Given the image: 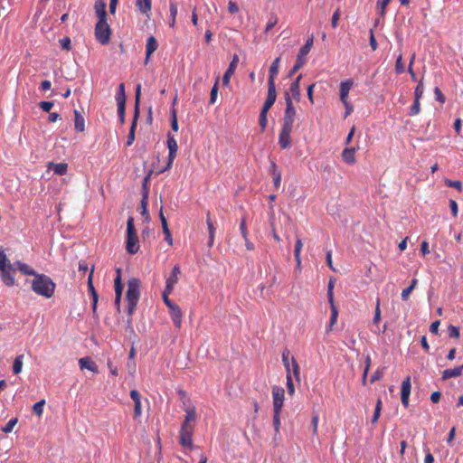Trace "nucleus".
Wrapping results in <instances>:
<instances>
[{
	"mask_svg": "<svg viewBox=\"0 0 463 463\" xmlns=\"http://www.w3.org/2000/svg\"><path fill=\"white\" fill-rule=\"evenodd\" d=\"M285 100H286V109L283 117V125L284 128H293V124L296 117V109L293 106L292 99L288 94V92L285 93Z\"/></svg>",
	"mask_w": 463,
	"mask_h": 463,
	"instance_id": "0eeeda50",
	"label": "nucleus"
},
{
	"mask_svg": "<svg viewBox=\"0 0 463 463\" xmlns=\"http://www.w3.org/2000/svg\"><path fill=\"white\" fill-rule=\"evenodd\" d=\"M14 264H11L4 250H0V277L6 286L14 285Z\"/></svg>",
	"mask_w": 463,
	"mask_h": 463,
	"instance_id": "7ed1b4c3",
	"label": "nucleus"
},
{
	"mask_svg": "<svg viewBox=\"0 0 463 463\" xmlns=\"http://www.w3.org/2000/svg\"><path fill=\"white\" fill-rule=\"evenodd\" d=\"M60 43L62 49L69 51L71 49V39L69 37H63L60 40Z\"/></svg>",
	"mask_w": 463,
	"mask_h": 463,
	"instance_id": "338daca9",
	"label": "nucleus"
},
{
	"mask_svg": "<svg viewBox=\"0 0 463 463\" xmlns=\"http://www.w3.org/2000/svg\"><path fill=\"white\" fill-rule=\"evenodd\" d=\"M411 377L407 376L402 383L401 401L404 407L409 406V399L411 395Z\"/></svg>",
	"mask_w": 463,
	"mask_h": 463,
	"instance_id": "f8f14e48",
	"label": "nucleus"
},
{
	"mask_svg": "<svg viewBox=\"0 0 463 463\" xmlns=\"http://www.w3.org/2000/svg\"><path fill=\"white\" fill-rule=\"evenodd\" d=\"M48 168L52 169L54 174H56L58 175H62L66 174L67 169H68V165L66 163L54 164L52 162H50L48 164Z\"/></svg>",
	"mask_w": 463,
	"mask_h": 463,
	"instance_id": "c756f323",
	"label": "nucleus"
},
{
	"mask_svg": "<svg viewBox=\"0 0 463 463\" xmlns=\"http://www.w3.org/2000/svg\"><path fill=\"white\" fill-rule=\"evenodd\" d=\"M270 174L272 175L273 184L275 188L278 189L281 182V172L279 170L274 161H270Z\"/></svg>",
	"mask_w": 463,
	"mask_h": 463,
	"instance_id": "393cba45",
	"label": "nucleus"
},
{
	"mask_svg": "<svg viewBox=\"0 0 463 463\" xmlns=\"http://www.w3.org/2000/svg\"><path fill=\"white\" fill-rule=\"evenodd\" d=\"M136 6L141 14L149 18L151 14V0H136Z\"/></svg>",
	"mask_w": 463,
	"mask_h": 463,
	"instance_id": "b1692460",
	"label": "nucleus"
},
{
	"mask_svg": "<svg viewBox=\"0 0 463 463\" xmlns=\"http://www.w3.org/2000/svg\"><path fill=\"white\" fill-rule=\"evenodd\" d=\"M312 45L313 37H310L307 40L306 43L300 48L295 64L289 71V77L293 76L305 64L306 56L310 52Z\"/></svg>",
	"mask_w": 463,
	"mask_h": 463,
	"instance_id": "39448f33",
	"label": "nucleus"
},
{
	"mask_svg": "<svg viewBox=\"0 0 463 463\" xmlns=\"http://www.w3.org/2000/svg\"><path fill=\"white\" fill-rule=\"evenodd\" d=\"M330 309H331V317H330V321H329V326H328V331L333 330V326L336 323L337 317H338V310H337V307L335 303H333V305H330Z\"/></svg>",
	"mask_w": 463,
	"mask_h": 463,
	"instance_id": "72a5a7b5",
	"label": "nucleus"
},
{
	"mask_svg": "<svg viewBox=\"0 0 463 463\" xmlns=\"http://www.w3.org/2000/svg\"><path fill=\"white\" fill-rule=\"evenodd\" d=\"M45 404L44 400H41L35 402L33 406V411L38 416L41 417L43 412V406Z\"/></svg>",
	"mask_w": 463,
	"mask_h": 463,
	"instance_id": "37998d69",
	"label": "nucleus"
},
{
	"mask_svg": "<svg viewBox=\"0 0 463 463\" xmlns=\"http://www.w3.org/2000/svg\"><path fill=\"white\" fill-rule=\"evenodd\" d=\"M98 21L107 20L106 3L102 0L97 1L94 5Z\"/></svg>",
	"mask_w": 463,
	"mask_h": 463,
	"instance_id": "a878e982",
	"label": "nucleus"
},
{
	"mask_svg": "<svg viewBox=\"0 0 463 463\" xmlns=\"http://www.w3.org/2000/svg\"><path fill=\"white\" fill-rule=\"evenodd\" d=\"M355 149L354 147L345 148L342 152V159L348 165H354L355 163Z\"/></svg>",
	"mask_w": 463,
	"mask_h": 463,
	"instance_id": "cd10ccee",
	"label": "nucleus"
},
{
	"mask_svg": "<svg viewBox=\"0 0 463 463\" xmlns=\"http://www.w3.org/2000/svg\"><path fill=\"white\" fill-rule=\"evenodd\" d=\"M79 365L81 370L87 369L94 373H98V366L90 357H82L79 360Z\"/></svg>",
	"mask_w": 463,
	"mask_h": 463,
	"instance_id": "412c9836",
	"label": "nucleus"
},
{
	"mask_svg": "<svg viewBox=\"0 0 463 463\" xmlns=\"http://www.w3.org/2000/svg\"><path fill=\"white\" fill-rule=\"evenodd\" d=\"M194 426L182 425L179 432V442L186 449H193V434Z\"/></svg>",
	"mask_w": 463,
	"mask_h": 463,
	"instance_id": "1a4fd4ad",
	"label": "nucleus"
},
{
	"mask_svg": "<svg viewBox=\"0 0 463 463\" xmlns=\"http://www.w3.org/2000/svg\"><path fill=\"white\" fill-rule=\"evenodd\" d=\"M171 292H168L166 290V287L165 288V290L163 292V300L165 302V304L167 306L168 308H171L173 307L174 306H175L176 304L173 303L169 298H168V295L170 294Z\"/></svg>",
	"mask_w": 463,
	"mask_h": 463,
	"instance_id": "052dcab7",
	"label": "nucleus"
},
{
	"mask_svg": "<svg viewBox=\"0 0 463 463\" xmlns=\"http://www.w3.org/2000/svg\"><path fill=\"white\" fill-rule=\"evenodd\" d=\"M167 147L169 150L168 161H167L165 167L163 170H161L159 173H163L164 171L170 169L172 167L173 162L176 156L178 145H177V142H176L175 138L174 137V136H172L170 133L167 134Z\"/></svg>",
	"mask_w": 463,
	"mask_h": 463,
	"instance_id": "9d476101",
	"label": "nucleus"
},
{
	"mask_svg": "<svg viewBox=\"0 0 463 463\" xmlns=\"http://www.w3.org/2000/svg\"><path fill=\"white\" fill-rule=\"evenodd\" d=\"M286 378H287L288 393L290 396H292L295 393V387H294V383H293V380H292L291 372H288Z\"/></svg>",
	"mask_w": 463,
	"mask_h": 463,
	"instance_id": "c03bdc74",
	"label": "nucleus"
},
{
	"mask_svg": "<svg viewBox=\"0 0 463 463\" xmlns=\"http://www.w3.org/2000/svg\"><path fill=\"white\" fill-rule=\"evenodd\" d=\"M169 313L175 326L179 329L182 326L183 320V314L180 307L178 305L174 306L169 308Z\"/></svg>",
	"mask_w": 463,
	"mask_h": 463,
	"instance_id": "f3484780",
	"label": "nucleus"
},
{
	"mask_svg": "<svg viewBox=\"0 0 463 463\" xmlns=\"http://www.w3.org/2000/svg\"><path fill=\"white\" fill-rule=\"evenodd\" d=\"M278 23V17L275 14H271L269 20L266 25L265 32L268 33Z\"/></svg>",
	"mask_w": 463,
	"mask_h": 463,
	"instance_id": "5fc2aeb1",
	"label": "nucleus"
},
{
	"mask_svg": "<svg viewBox=\"0 0 463 463\" xmlns=\"http://www.w3.org/2000/svg\"><path fill=\"white\" fill-rule=\"evenodd\" d=\"M463 373V364L460 366H457L453 369H446L442 372L441 379L443 381L449 379V378H456L462 374Z\"/></svg>",
	"mask_w": 463,
	"mask_h": 463,
	"instance_id": "5701e85b",
	"label": "nucleus"
},
{
	"mask_svg": "<svg viewBox=\"0 0 463 463\" xmlns=\"http://www.w3.org/2000/svg\"><path fill=\"white\" fill-rule=\"evenodd\" d=\"M395 70H396V72L398 73H402L404 71V65H403V62H402V54H400L396 60V62H395Z\"/></svg>",
	"mask_w": 463,
	"mask_h": 463,
	"instance_id": "13d9d810",
	"label": "nucleus"
},
{
	"mask_svg": "<svg viewBox=\"0 0 463 463\" xmlns=\"http://www.w3.org/2000/svg\"><path fill=\"white\" fill-rule=\"evenodd\" d=\"M340 15H341V13H340V10L337 9L332 15V19H331V25L333 28H336L337 25H338V21L340 19Z\"/></svg>",
	"mask_w": 463,
	"mask_h": 463,
	"instance_id": "680f3d73",
	"label": "nucleus"
},
{
	"mask_svg": "<svg viewBox=\"0 0 463 463\" xmlns=\"http://www.w3.org/2000/svg\"><path fill=\"white\" fill-rule=\"evenodd\" d=\"M181 273L180 267L175 265L171 272V275L166 279L165 287L168 292H172L175 285L178 282V277Z\"/></svg>",
	"mask_w": 463,
	"mask_h": 463,
	"instance_id": "2eb2a0df",
	"label": "nucleus"
},
{
	"mask_svg": "<svg viewBox=\"0 0 463 463\" xmlns=\"http://www.w3.org/2000/svg\"><path fill=\"white\" fill-rule=\"evenodd\" d=\"M423 91H424V89H423V85H422V82L421 80L419 82V84L417 85L416 89H415V91H414V99H420V98L422 97L423 95Z\"/></svg>",
	"mask_w": 463,
	"mask_h": 463,
	"instance_id": "4d7b16f0",
	"label": "nucleus"
},
{
	"mask_svg": "<svg viewBox=\"0 0 463 463\" xmlns=\"http://www.w3.org/2000/svg\"><path fill=\"white\" fill-rule=\"evenodd\" d=\"M354 85V82L352 80H346L345 81H342L340 84V100L342 103H345V101H348V93L350 90L352 89Z\"/></svg>",
	"mask_w": 463,
	"mask_h": 463,
	"instance_id": "aec40b11",
	"label": "nucleus"
},
{
	"mask_svg": "<svg viewBox=\"0 0 463 463\" xmlns=\"http://www.w3.org/2000/svg\"><path fill=\"white\" fill-rule=\"evenodd\" d=\"M170 11V19H169V26L174 28L175 25V20L177 15V5L175 3L171 2L169 5Z\"/></svg>",
	"mask_w": 463,
	"mask_h": 463,
	"instance_id": "f704fd0d",
	"label": "nucleus"
},
{
	"mask_svg": "<svg viewBox=\"0 0 463 463\" xmlns=\"http://www.w3.org/2000/svg\"><path fill=\"white\" fill-rule=\"evenodd\" d=\"M434 94H435L436 99L438 101H439L440 103H444L445 102L446 98L443 95V93L441 92V90H439V88L436 87L434 89Z\"/></svg>",
	"mask_w": 463,
	"mask_h": 463,
	"instance_id": "69168bd1",
	"label": "nucleus"
},
{
	"mask_svg": "<svg viewBox=\"0 0 463 463\" xmlns=\"http://www.w3.org/2000/svg\"><path fill=\"white\" fill-rule=\"evenodd\" d=\"M228 11L231 14L238 13V11H239L238 5L234 1L230 0L229 4H228Z\"/></svg>",
	"mask_w": 463,
	"mask_h": 463,
	"instance_id": "774afa93",
	"label": "nucleus"
},
{
	"mask_svg": "<svg viewBox=\"0 0 463 463\" xmlns=\"http://www.w3.org/2000/svg\"><path fill=\"white\" fill-rule=\"evenodd\" d=\"M74 128L78 132H83L85 130V120L78 110H74Z\"/></svg>",
	"mask_w": 463,
	"mask_h": 463,
	"instance_id": "7c9ffc66",
	"label": "nucleus"
},
{
	"mask_svg": "<svg viewBox=\"0 0 463 463\" xmlns=\"http://www.w3.org/2000/svg\"><path fill=\"white\" fill-rule=\"evenodd\" d=\"M288 355H289V351L286 349L282 353V362H283V364H284V366L286 368L287 373L288 372H291V370H290L291 360L289 361Z\"/></svg>",
	"mask_w": 463,
	"mask_h": 463,
	"instance_id": "09e8293b",
	"label": "nucleus"
},
{
	"mask_svg": "<svg viewBox=\"0 0 463 463\" xmlns=\"http://www.w3.org/2000/svg\"><path fill=\"white\" fill-rule=\"evenodd\" d=\"M118 105V114L120 120V123L123 124L125 122V112H126V104H117Z\"/></svg>",
	"mask_w": 463,
	"mask_h": 463,
	"instance_id": "864d4df0",
	"label": "nucleus"
},
{
	"mask_svg": "<svg viewBox=\"0 0 463 463\" xmlns=\"http://www.w3.org/2000/svg\"><path fill=\"white\" fill-rule=\"evenodd\" d=\"M448 333L450 337L458 338L459 337V328L450 325L448 328Z\"/></svg>",
	"mask_w": 463,
	"mask_h": 463,
	"instance_id": "6e6d98bb",
	"label": "nucleus"
},
{
	"mask_svg": "<svg viewBox=\"0 0 463 463\" xmlns=\"http://www.w3.org/2000/svg\"><path fill=\"white\" fill-rule=\"evenodd\" d=\"M116 100L117 104H126V93L124 83H120L118 86V90L116 95Z\"/></svg>",
	"mask_w": 463,
	"mask_h": 463,
	"instance_id": "58836bf2",
	"label": "nucleus"
},
{
	"mask_svg": "<svg viewBox=\"0 0 463 463\" xmlns=\"http://www.w3.org/2000/svg\"><path fill=\"white\" fill-rule=\"evenodd\" d=\"M140 94H141V85L138 84L137 86L136 93H135V96H136L135 112H134V116H133L130 130H129V133H128V140H127V146H130L133 144V142L135 141V129H136L137 119H138V116H139V98H140Z\"/></svg>",
	"mask_w": 463,
	"mask_h": 463,
	"instance_id": "423d86ee",
	"label": "nucleus"
},
{
	"mask_svg": "<svg viewBox=\"0 0 463 463\" xmlns=\"http://www.w3.org/2000/svg\"><path fill=\"white\" fill-rule=\"evenodd\" d=\"M14 265L17 267V269L20 270L21 273L24 275H30V276H35L37 273L34 271L33 268H31L26 263L16 261Z\"/></svg>",
	"mask_w": 463,
	"mask_h": 463,
	"instance_id": "2f4dec72",
	"label": "nucleus"
},
{
	"mask_svg": "<svg viewBox=\"0 0 463 463\" xmlns=\"http://www.w3.org/2000/svg\"><path fill=\"white\" fill-rule=\"evenodd\" d=\"M302 247H303V243H302L301 239L297 237L296 243H295V249H294L295 259H298V257H301Z\"/></svg>",
	"mask_w": 463,
	"mask_h": 463,
	"instance_id": "de8ad7c7",
	"label": "nucleus"
},
{
	"mask_svg": "<svg viewBox=\"0 0 463 463\" xmlns=\"http://www.w3.org/2000/svg\"><path fill=\"white\" fill-rule=\"evenodd\" d=\"M139 247V240L135 229L134 218L129 216L127 221L126 250L129 254H136Z\"/></svg>",
	"mask_w": 463,
	"mask_h": 463,
	"instance_id": "20e7f679",
	"label": "nucleus"
},
{
	"mask_svg": "<svg viewBox=\"0 0 463 463\" xmlns=\"http://www.w3.org/2000/svg\"><path fill=\"white\" fill-rule=\"evenodd\" d=\"M292 129L281 128L279 136V145L281 149H287L291 145L290 134Z\"/></svg>",
	"mask_w": 463,
	"mask_h": 463,
	"instance_id": "4468645a",
	"label": "nucleus"
},
{
	"mask_svg": "<svg viewBox=\"0 0 463 463\" xmlns=\"http://www.w3.org/2000/svg\"><path fill=\"white\" fill-rule=\"evenodd\" d=\"M218 85H219V77L216 78L215 82L211 90L210 93V104L213 105L216 102L217 95H218Z\"/></svg>",
	"mask_w": 463,
	"mask_h": 463,
	"instance_id": "ea45409f",
	"label": "nucleus"
},
{
	"mask_svg": "<svg viewBox=\"0 0 463 463\" xmlns=\"http://www.w3.org/2000/svg\"><path fill=\"white\" fill-rule=\"evenodd\" d=\"M280 413H281V411L273 412L272 423H273V427H274V430H275L276 434H279V430H280V426H281Z\"/></svg>",
	"mask_w": 463,
	"mask_h": 463,
	"instance_id": "a19ab883",
	"label": "nucleus"
},
{
	"mask_svg": "<svg viewBox=\"0 0 463 463\" xmlns=\"http://www.w3.org/2000/svg\"><path fill=\"white\" fill-rule=\"evenodd\" d=\"M334 280L331 279L327 285V298L330 305H333L335 303L334 299Z\"/></svg>",
	"mask_w": 463,
	"mask_h": 463,
	"instance_id": "a18cd8bd",
	"label": "nucleus"
},
{
	"mask_svg": "<svg viewBox=\"0 0 463 463\" xmlns=\"http://www.w3.org/2000/svg\"><path fill=\"white\" fill-rule=\"evenodd\" d=\"M301 75H298L296 80L291 83L290 85V88H289V90L293 96V98L297 100V101H299L300 99V80H301Z\"/></svg>",
	"mask_w": 463,
	"mask_h": 463,
	"instance_id": "c85d7f7f",
	"label": "nucleus"
},
{
	"mask_svg": "<svg viewBox=\"0 0 463 463\" xmlns=\"http://www.w3.org/2000/svg\"><path fill=\"white\" fill-rule=\"evenodd\" d=\"M381 320V309H380V299L377 298L376 299V306H375V310H374V315H373V324H378Z\"/></svg>",
	"mask_w": 463,
	"mask_h": 463,
	"instance_id": "8fccbe9b",
	"label": "nucleus"
},
{
	"mask_svg": "<svg viewBox=\"0 0 463 463\" xmlns=\"http://www.w3.org/2000/svg\"><path fill=\"white\" fill-rule=\"evenodd\" d=\"M240 230H241V233L243 239H247L248 230H247V226H246V219H245V217H242L241 220Z\"/></svg>",
	"mask_w": 463,
	"mask_h": 463,
	"instance_id": "bf43d9fd",
	"label": "nucleus"
},
{
	"mask_svg": "<svg viewBox=\"0 0 463 463\" xmlns=\"http://www.w3.org/2000/svg\"><path fill=\"white\" fill-rule=\"evenodd\" d=\"M279 62H280V57H278L271 63V65L269 67V75L268 85L276 86L275 85V78L279 73Z\"/></svg>",
	"mask_w": 463,
	"mask_h": 463,
	"instance_id": "6ab92c4d",
	"label": "nucleus"
},
{
	"mask_svg": "<svg viewBox=\"0 0 463 463\" xmlns=\"http://www.w3.org/2000/svg\"><path fill=\"white\" fill-rule=\"evenodd\" d=\"M140 281L138 279L132 278L128 282L127 290V302H128V314L131 316L138 303L140 297Z\"/></svg>",
	"mask_w": 463,
	"mask_h": 463,
	"instance_id": "f03ea898",
	"label": "nucleus"
},
{
	"mask_svg": "<svg viewBox=\"0 0 463 463\" xmlns=\"http://www.w3.org/2000/svg\"><path fill=\"white\" fill-rule=\"evenodd\" d=\"M206 223H207V227H208V231H209L208 245H209V247H212L213 244V241H214L215 228H214L213 223V222L211 220L210 213L207 214Z\"/></svg>",
	"mask_w": 463,
	"mask_h": 463,
	"instance_id": "473e14b6",
	"label": "nucleus"
},
{
	"mask_svg": "<svg viewBox=\"0 0 463 463\" xmlns=\"http://www.w3.org/2000/svg\"><path fill=\"white\" fill-rule=\"evenodd\" d=\"M96 40L102 45L107 44L110 39V28L106 21H98L95 26Z\"/></svg>",
	"mask_w": 463,
	"mask_h": 463,
	"instance_id": "6e6552de",
	"label": "nucleus"
},
{
	"mask_svg": "<svg viewBox=\"0 0 463 463\" xmlns=\"http://www.w3.org/2000/svg\"><path fill=\"white\" fill-rule=\"evenodd\" d=\"M195 420H196L195 408L194 407L186 408L185 409V417H184V422L182 423V425L194 426Z\"/></svg>",
	"mask_w": 463,
	"mask_h": 463,
	"instance_id": "bb28decb",
	"label": "nucleus"
},
{
	"mask_svg": "<svg viewBox=\"0 0 463 463\" xmlns=\"http://www.w3.org/2000/svg\"><path fill=\"white\" fill-rule=\"evenodd\" d=\"M446 184L449 187H453V188L457 189L458 191H461V189H462V184L458 180H455V181L446 180Z\"/></svg>",
	"mask_w": 463,
	"mask_h": 463,
	"instance_id": "e2e57ef3",
	"label": "nucleus"
},
{
	"mask_svg": "<svg viewBox=\"0 0 463 463\" xmlns=\"http://www.w3.org/2000/svg\"><path fill=\"white\" fill-rule=\"evenodd\" d=\"M93 272H94V268L92 267L90 269V273L89 274V278H88V290L90 295H93L94 293L97 292L93 286V282H92Z\"/></svg>",
	"mask_w": 463,
	"mask_h": 463,
	"instance_id": "3c124183",
	"label": "nucleus"
},
{
	"mask_svg": "<svg viewBox=\"0 0 463 463\" xmlns=\"http://www.w3.org/2000/svg\"><path fill=\"white\" fill-rule=\"evenodd\" d=\"M276 99H277L276 86L268 85V95H267V99H266L262 108L269 110L270 108L274 105Z\"/></svg>",
	"mask_w": 463,
	"mask_h": 463,
	"instance_id": "a211bd4d",
	"label": "nucleus"
},
{
	"mask_svg": "<svg viewBox=\"0 0 463 463\" xmlns=\"http://www.w3.org/2000/svg\"><path fill=\"white\" fill-rule=\"evenodd\" d=\"M157 47H158V44H157L156 39L154 36H150L147 39L146 45V61H145L146 64L148 62L150 56L157 49Z\"/></svg>",
	"mask_w": 463,
	"mask_h": 463,
	"instance_id": "4be33fe9",
	"label": "nucleus"
},
{
	"mask_svg": "<svg viewBox=\"0 0 463 463\" xmlns=\"http://www.w3.org/2000/svg\"><path fill=\"white\" fill-rule=\"evenodd\" d=\"M238 62H239V56L237 54H234L232 56V60L231 61V62L229 64L228 69L226 70V71L224 72V74L222 76V84H223V86L229 87L230 80H231L232 76L235 72V70L237 68Z\"/></svg>",
	"mask_w": 463,
	"mask_h": 463,
	"instance_id": "ddd939ff",
	"label": "nucleus"
},
{
	"mask_svg": "<svg viewBox=\"0 0 463 463\" xmlns=\"http://www.w3.org/2000/svg\"><path fill=\"white\" fill-rule=\"evenodd\" d=\"M383 377V369H377L371 376L370 383H373Z\"/></svg>",
	"mask_w": 463,
	"mask_h": 463,
	"instance_id": "603ef678",
	"label": "nucleus"
},
{
	"mask_svg": "<svg viewBox=\"0 0 463 463\" xmlns=\"http://www.w3.org/2000/svg\"><path fill=\"white\" fill-rule=\"evenodd\" d=\"M147 203H148V193L146 191L143 193L142 200H141V214L146 217V220H149V214L147 212Z\"/></svg>",
	"mask_w": 463,
	"mask_h": 463,
	"instance_id": "c9c22d12",
	"label": "nucleus"
},
{
	"mask_svg": "<svg viewBox=\"0 0 463 463\" xmlns=\"http://www.w3.org/2000/svg\"><path fill=\"white\" fill-rule=\"evenodd\" d=\"M290 370L296 380L300 381V368L294 356L291 357Z\"/></svg>",
	"mask_w": 463,
	"mask_h": 463,
	"instance_id": "e433bc0d",
	"label": "nucleus"
},
{
	"mask_svg": "<svg viewBox=\"0 0 463 463\" xmlns=\"http://www.w3.org/2000/svg\"><path fill=\"white\" fill-rule=\"evenodd\" d=\"M54 106V103L52 101H41L39 103V107L46 112H49L52 107Z\"/></svg>",
	"mask_w": 463,
	"mask_h": 463,
	"instance_id": "0e129e2a",
	"label": "nucleus"
},
{
	"mask_svg": "<svg viewBox=\"0 0 463 463\" xmlns=\"http://www.w3.org/2000/svg\"><path fill=\"white\" fill-rule=\"evenodd\" d=\"M23 360H24L23 354L17 355L14 358V364H13V373L14 374H19L22 372L23 363H24Z\"/></svg>",
	"mask_w": 463,
	"mask_h": 463,
	"instance_id": "4c0bfd02",
	"label": "nucleus"
},
{
	"mask_svg": "<svg viewBox=\"0 0 463 463\" xmlns=\"http://www.w3.org/2000/svg\"><path fill=\"white\" fill-rule=\"evenodd\" d=\"M420 99H414V101H413V104L411 106L410 108V112H409V115L410 116H416L420 113Z\"/></svg>",
	"mask_w": 463,
	"mask_h": 463,
	"instance_id": "49530a36",
	"label": "nucleus"
},
{
	"mask_svg": "<svg viewBox=\"0 0 463 463\" xmlns=\"http://www.w3.org/2000/svg\"><path fill=\"white\" fill-rule=\"evenodd\" d=\"M18 419L13 418L11 419L4 427L1 428V430L5 433H10L13 431L14 426L17 424Z\"/></svg>",
	"mask_w": 463,
	"mask_h": 463,
	"instance_id": "79ce46f5",
	"label": "nucleus"
},
{
	"mask_svg": "<svg viewBox=\"0 0 463 463\" xmlns=\"http://www.w3.org/2000/svg\"><path fill=\"white\" fill-rule=\"evenodd\" d=\"M55 288V283L45 274L37 273L32 281V289L33 292L47 298L53 296Z\"/></svg>",
	"mask_w": 463,
	"mask_h": 463,
	"instance_id": "f257e3e1",
	"label": "nucleus"
},
{
	"mask_svg": "<svg viewBox=\"0 0 463 463\" xmlns=\"http://www.w3.org/2000/svg\"><path fill=\"white\" fill-rule=\"evenodd\" d=\"M285 391L282 387L272 386L273 412L282 411L284 405Z\"/></svg>",
	"mask_w": 463,
	"mask_h": 463,
	"instance_id": "9b49d317",
	"label": "nucleus"
},
{
	"mask_svg": "<svg viewBox=\"0 0 463 463\" xmlns=\"http://www.w3.org/2000/svg\"><path fill=\"white\" fill-rule=\"evenodd\" d=\"M130 398L135 403L134 418H139L142 414L141 395L137 390L133 389L130 391Z\"/></svg>",
	"mask_w": 463,
	"mask_h": 463,
	"instance_id": "dca6fc26",
	"label": "nucleus"
}]
</instances>
